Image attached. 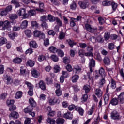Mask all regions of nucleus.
Listing matches in <instances>:
<instances>
[{
  "label": "nucleus",
  "instance_id": "obj_20",
  "mask_svg": "<svg viewBox=\"0 0 124 124\" xmlns=\"http://www.w3.org/2000/svg\"><path fill=\"white\" fill-rule=\"evenodd\" d=\"M118 103H119V100L116 98H114L110 101V104L112 105H118Z\"/></svg>",
  "mask_w": 124,
  "mask_h": 124
},
{
  "label": "nucleus",
  "instance_id": "obj_44",
  "mask_svg": "<svg viewBox=\"0 0 124 124\" xmlns=\"http://www.w3.org/2000/svg\"><path fill=\"white\" fill-rule=\"evenodd\" d=\"M104 38L105 40H109V38H110V33L109 32H106L105 33Z\"/></svg>",
  "mask_w": 124,
  "mask_h": 124
},
{
  "label": "nucleus",
  "instance_id": "obj_43",
  "mask_svg": "<svg viewBox=\"0 0 124 124\" xmlns=\"http://www.w3.org/2000/svg\"><path fill=\"white\" fill-rule=\"evenodd\" d=\"M7 40L4 38H1L0 39V46L3 45V44L6 43Z\"/></svg>",
  "mask_w": 124,
  "mask_h": 124
},
{
  "label": "nucleus",
  "instance_id": "obj_54",
  "mask_svg": "<svg viewBox=\"0 0 124 124\" xmlns=\"http://www.w3.org/2000/svg\"><path fill=\"white\" fill-rule=\"evenodd\" d=\"M58 100H57L56 98H54L53 99H51L49 100V103L50 105H54L55 103H57Z\"/></svg>",
  "mask_w": 124,
  "mask_h": 124
},
{
  "label": "nucleus",
  "instance_id": "obj_56",
  "mask_svg": "<svg viewBox=\"0 0 124 124\" xmlns=\"http://www.w3.org/2000/svg\"><path fill=\"white\" fill-rule=\"evenodd\" d=\"M97 40L99 43H103L104 42V40H103V38L101 36H98L97 37Z\"/></svg>",
  "mask_w": 124,
  "mask_h": 124
},
{
  "label": "nucleus",
  "instance_id": "obj_19",
  "mask_svg": "<svg viewBox=\"0 0 124 124\" xmlns=\"http://www.w3.org/2000/svg\"><path fill=\"white\" fill-rule=\"evenodd\" d=\"M109 95H110V94L109 93L105 94L104 95V99L105 104H108V102H109Z\"/></svg>",
  "mask_w": 124,
  "mask_h": 124
},
{
  "label": "nucleus",
  "instance_id": "obj_59",
  "mask_svg": "<svg viewBox=\"0 0 124 124\" xmlns=\"http://www.w3.org/2000/svg\"><path fill=\"white\" fill-rule=\"evenodd\" d=\"M87 52L93 53V46H88L87 47Z\"/></svg>",
  "mask_w": 124,
  "mask_h": 124
},
{
  "label": "nucleus",
  "instance_id": "obj_1",
  "mask_svg": "<svg viewBox=\"0 0 124 124\" xmlns=\"http://www.w3.org/2000/svg\"><path fill=\"white\" fill-rule=\"evenodd\" d=\"M99 73L102 78L100 80V82L99 83V88H102L103 87V85L106 83L105 78H104L105 77H106V73L104 71V69H103L102 67L99 70Z\"/></svg>",
  "mask_w": 124,
  "mask_h": 124
},
{
  "label": "nucleus",
  "instance_id": "obj_61",
  "mask_svg": "<svg viewBox=\"0 0 124 124\" xmlns=\"http://www.w3.org/2000/svg\"><path fill=\"white\" fill-rule=\"evenodd\" d=\"M45 60V56L43 55H40L38 58V60L39 62H42Z\"/></svg>",
  "mask_w": 124,
  "mask_h": 124
},
{
  "label": "nucleus",
  "instance_id": "obj_29",
  "mask_svg": "<svg viewBox=\"0 0 124 124\" xmlns=\"http://www.w3.org/2000/svg\"><path fill=\"white\" fill-rule=\"evenodd\" d=\"M64 122H65V120L63 118H58L56 120V124H63Z\"/></svg>",
  "mask_w": 124,
  "mask_h": 124
},
{
  "label": "nucleus",
  "instance_id": "obj_48",
  "mask_svg": "<svg viewBox=\"0 0 124 124\" xmlns=\"http://www.w3.org/2000/svg\"><path fill=\"white\" fill-rule=\"evenodd\" d=\"M47 122L50 124H54L56 123V121L54 119L50 118H47Z\"/></svg>",
  "mask_w": 124,
  "mask_h": 124
},
{
  "label": "nucleus",
  "instance_id": "obj_6",
  "mask_svg": "<svg viewBox=\"0 0 124 124\" xmlns=\"http://www.w3.org/2000/svg\"><path fill=\"white\" fill-rule=\"evenodd\" d=\"M85 27L86 31L89 32L93 33L94 32V31H95L94 28H93L92 26L89 24H86Z\"/></svg>",
  "mask_w": 124,
  "mask_h": 124
},
{
  "label": "nucleus",
  "instance_id": "obj_63",
  "mask_svg": "<svg viewBox=\"0 0 124 124\" xmlns=\"http://www.w3.org/2000/svg\"><path fill=\"white\" fill-rule=\"evenodd\" d=\"M41 27L43 28V29H48V25H47V23H46L45 22L42 23Z\"/></svg>",
  "mask_w": 124,
  "mask_h": 124
},
{
  "label": "nucleus",
  "instance_id": "obj_28",
  "mask_svg": "<svg viewBox=\"0 0 124 124\" xmlns=\"http://www.w3.org/2000/svg\"><path fill=\"white\" fill-rule=\"evenodd\" d=\"M90 67H94L95 66V61L93 59L90 60V62H89Z\"/></svg>",
  "mask_w": 124,
  "mask_h": 124
},
{
  "label": "nucleus",
  "instance_id": "obj_22",
  "mask_svg": "<svg viewBox=\"0 0 124 124\" xmlns=\"http://www.w3.org/2000/svg\"><path fill=\"white\" fill-rule=\"evenodd\" d=\"M118 99L120 100V103L121 104H123L124 102V93H121L119 96H118Z\"/></svg>",
  "mask_w": 124,
  "mask_h": 124
},
{
  "label": "nucleus",
  "instance_id": "obj_5",
  "mask_svg": "<svg viewBox=\"0 0 124 124\" xmlns=\"http://www.w3.org/2000/svg\"><path fill=\"white\" fill-rule=\"evenodd\" d=\"M111 118L112 120H119L120 114L117 111H113L111 113Z\"/></svg>",
  "mask_w": 124,
  "mask_h": 124
},
{
  "label": "nucleus",
  "instance_id": "obj_13",
  "mask_svg": "<svg viewBox=\"0 0 124 124\" xmlns=\"http://www.w3.org/2000/svg\"><path fill=\"white\" fill-rule=\"evenodd\" d=\"M73 117V116L71 112H67L66 113H65L63 115V118H64L65 119H68L69 120H72Z\"/></svg>",
  "mask_w": 124,
  "mask_h": 124
},
{
  "label": "nucleus",
  "instance_id": "obj_14",
  "mask_svg": "<svg viewBox=\"0 0 124 124\" xmlns=\"http://www.w3.org/2000/svg\"><path fill=\"white\" fill-rule=\"evenodd\" d=\"M28 22L27 20H24L22 22L21 25V29L22 30H25V29H27V27H28Z\"/></svg>",
  "mask_w": 124,
  "mask_h": 124
},
{
  "label": "nucleus",
  "instance_id": "obj_62",
  "mask_svg": "<svg viewBox=\"0 0 124 124\" xmlns=\"http://www.w3.org/2000/svg\"><path fill=\"white\" fill-rule=\"evenodd\" d=\"M79 45L81 49H86V47H87V44L86 43H79Z\"/></svg>",
  "mask_w": 124,
  "mask_h": 124
},
{
  "label": "nucleus",
  "instance_id": "obj_8",
  "mask_svg": "<svg viewBox=\"0 0 124 124\" xmlns=\"http://www.w3.org/2000/svg\"><path fill=\"white\" fill-rule=\"evenodd\" d=\"M76 111L78 112L80 116H83L84 115V109L81 107L76 106Z\"/></svg>",
  "mask_w": 124,
  "mask_h": 124
},
{
  "label": "nucleus",
  "instance_id": "obj_15",
  "mask_svg": "<svg viewBox=\"0 0 124 124\" xmlns=\"http://www.w3.org/2000/svg\"><path fill=\"white\" fill-rule=\"evenodd\" d=\"M11 3L14 4L16 8H18V7H21V5H20V2L17 0H12Z\"/></svg>",
  "mask_w": 124,
  "mask_h": 124
},
{
  "label": "nucleus",
  "instance_id": "obj_7",
  "mask_svg": "<svg viewBox=\"0 0 124 124\" xmlns=\"http://www.w3.org/2000/svg\"><path fill=\"white\" fill-rule=\"evenodd\" d=\"M9 117L13 119H18L19 118V113L16 111H14L9 115Z\"/></svg>",
  "mask_w": 124,
  "mask_h": 124
},
{
  "label": "nucleus",
  "instance_id": "obj_27",
  "mask_svg": "<svg viewBox=\"0 0 124 124\" xmlns=\"http://www.w3.org/2000/svg\"><path fill=\"white\" fill-rule=\"evenodd\" d=\"M22 95L23 93H22V92L18 91L15 95V98L19 99V98H21V97H22Z\"/></svg>",
  "mask_w": 124,
  "mask_h": 124
},
{
  "label": "nucleus",
  "instance_id": "obj_30",
  "mask_svg": "<svg viewBox=\"0 0 124 124\" xmlns=\"http://www.w3.org/2000/svg\"><path fill=\"white\" fill-rule=\"evenodd\" d=\"M7 76V85H10L12 84L13 82V80H12V78L10 76Z\"/></svg>",
  "mask_w": 124,
  "mask_h": 124
},
{
  "label": "nucleus",
  "instance_id": "obj_45",
  "mask_svg": "<svg viewBox=\"0 0 124 124\" xmlns=\"http://www.w3.org/2000/svg\"><path fill=\"white\" fill-rule=\"evenodd\" d=\"M83 90L85 91V93H88L89 92H90V86L89 85H85L83 87Z\"/></svg>",
  "mask_w": 124,
  "mask_h": 124
},
{
  "label": "nucleus",
  "instance_id": "obj_55",
  "mask_svg": "<svg viewBox=\"0 0 124 124\" xmlns=\"http://www.w3.org/2000/svg\"><path fill=\"white\" fill-rule=\"evenodd\" d=\"M65 37V33H63V32L61 31L59 34L60 39H61V40L63 39Z\"/></svg>",
  "mask_w": 124,
  "mask_h": 124
},
{
  "label": "nucleus",
  "instance_id": "obj_39",
  "mask_svg": "<svg viewBox=\"0 0 124 124\" xmlns=\"http://www.w3.org/2000/svg\"><path fill=\"white\" fill-rule=\"evenodd\" d=\"M31 25L34 29H37L38 28V23L36 21H31Z\"/></svg>",
  "mask_w": 124,
  "mask_h": 124
},
{
  "label": "nucleus",
  "instance_id": "obj_34",
  "mask_svg": "<svg viewBox=\"0 0 124 124\" xmlns=\"http://www.w3.org/2000/svg\"><path fill=\"white\" fill-rule=\"evenodd\" d=\"M74 71H75V73H79L81 72V68L78 65L75 66L74 67Z\"/></svg>",
  "mask_w": 124,
  "mask_h": 124
},
{
  "label": "nucleus",
  "instance_id": "obj_58",
  "mask_svg": "<svg viewBox=\"0 0 124 124\" xmlns=\"http://www.w3.org/2000/svg\"><path fill=\"white\" fill-rule=\"evenodd\" d=\"M111 88L112 89H116V82L113 79L111 80Z\"/></svg>",
  "mask_w": 124,
  "mask_h": 124
},
{
  "label": "nucleus",
  "instance_id": "obj_26",
  "mask_svg": "<svg viewBox=\"0 0 124 124\" xmlns=\"http://www.w3.org/2000/svg\"><path fill=\"white\" fill-rule=\"evenodd\" d=\"M51 59L52 61H53V62H59V57L56 55H52L51 56Z\"/></svg>",
  "mask_w": 124,
  "mask_h": 124
},
{
  "label": "nucleus",
  "instance_id": "obj_40",
  "mask_svg": "<svg viewBox=\"0 0 124 124\" xmlns=\"http://www.w3.org/2000/svg\"><path fill=\"white\" fill-rule=\"evenodd\" d=\"M48 19L50 22H55V21H56L55 17L51 15H48Z\"/></svg>",
  "mask_w": 124,
  "mask_h": 124
},
{
  "label": "nucleus",
  "instance_id": "obj_31",
  "mask_svg": "<svg viewBox=\"0 0 124 124\" xmlns=\"http://www.w3.org/2000/svg\"><path fill=\"white\" fill-rule=\"evenodd\" d=\"M111 5L112 6V10H113L112 12H115V11H116V9H117L118 7V4H117L115 2H112L111 3Z\"/></svg>",
  "mask_w": 124,
  "mask_h": 124
},
{
  "label": "nucleus",
  "instance_id": "obj_51",
  "mask_svg": "<svg viewBox=\"0 0 124 124\" xmlns=\"http://www.w3.org/2000/svg\"><path fill=\"white\" fill-rule=\"evenodd\" d=\"M63 62L64 63L68 64V63H69V62H70V60H69V59H68V58H67V57H65L63 58Z\"/></svg>",
  "mask_w": 124,
  "mask_h": 124
},
{
  "label": "nucleus",
  "instance_id": "obj_50",
  "mask_svg": "<svg viewBox=\"0 0 124 124\" xmlns=\"http://www.w3.org/2000/svg\"><path fill=\"white\" fill-rule=\"evenodd\" d=\"M84 52H85V51L84 50V49H80L78 51V55L79 57H81V58H83Z\"/></svg>",
  "mask_w": 124,
  "mask_h": 124
},
{
  "label": "nucleus",
  "instance_id": "obj_18",
  "mask_svg": "<svg viewBox=\"0 0 124 124\" xmlns=\"http://www.w3.org/2000/svg\"><path fill=\"white\" fill-rule=\"evenodd\" d=\"M49 50L50 52H51V53H53L54 54H55V53H57L58 51H59V49L54 46L49 47Z\"/></svg>",
  "mask_w": 124,
  "mask_h": 124
},
{
  "label": "nucleus",
  "instance_id": "obj_4",
  "mask_svg": "<svg viewBox=\"0 0 124 124\" xmlns=\"http://www.w3.org/2000/svg\"><path fill=\"white\" fill-rule=\"evenodd\" d=\"M2 30H3V31H5V30H7L8 31H11L10 22L7 20L4 21L3 24V28Z\"/></svg>",
  "mask_w": 124,
  "mask_h": 124
},
{
  "label": "nucleus",
  "instance_id": "obj_49",
  "mask_svg": "<svg viewBox=\"0 0 124 124\" xmlns=\"http://www.w3.org/2000/svg\"><path fill=\"white\" fill-rule=\"evenodd\" d=\"M47 19H48V17H47V16H45V15H44L43 16H41L40 17V21L41 22H42V23L45 22V21L47 20Z\"/></svg>",
  "mask_w": 124,
  "mask_h": 124
},
{
  "label": "nucleus",
  "instance_id": "obj_38",
  "mask_svg": "<svg viewBox=\"0 0 124 124\" xmlns=\"http://www.w3.org/2000/svg\"><path fill=\"white\" fill-rule=\"evenodd\" d=\"M9 37H10V38H11V39H14V38H15V37L17 36V33H10L9 34Z\"/></svg>",
  "mask_w": 124,
  "mask_h": 124
},
{
  "label": "nucleus",
  "instance_id": "obj_32",
  "mask_svg": "<svg viewBox=\"0 0 124 124\" xmlns=\"http://www.w3.org/2000/svg\"><path fill=\"white\" fill-rule=\"evenodd\" d=\"M78 79H79L78 75H74L72 78L73 83H76V82L78 81Z\"/></svg>",
  "mask_w": 124,
  "mask_h": 124
},
{
  "label": "nucleus",
  "instance_id": "obj_21",
  "mask_svg": "<svg viewBox=\"0 0 124 124\" xmlns=\"http://www.w3.org/2000/svg\"><path fill=\"white\" fill-rule=\"evenodd\" d=\"M76 22V20L73 21V19H72V21H70V26L72 27L73 28V29L75 31H77V30H78V28L77 27H76V28L75 29L74 27H75V25H76V24H75V22Z\"/></svg>",
  "mask_w": 124,
  "mask_h": 124
},
{
  "label": "nucleus",
  "instance_id": "obj_11",
  "mask_svg": "<svg viewBox=\"0 0 124 124\" xmlns=\"http://www.w3.org/2000/svg\"><path fill=\"white\" fill-rule=\"evenodd\" d=\"M39 8H36V10L37 11H40V12H43L44 11V4L42 2H39Z\"/></svg>",
  "mask_w": 124,
  "mask_h": 124
},
{
  "label": "nucleus",
  "instance_id": "obj_36",
  "mask_svg": "<svg viewBox=\"0 0 124 124\" xmlns=\"http://www.w3.org/2000/svg\"><path fill=\"white\" fill-rule=\"evenodd\" d=\"M77 7V6L76 5V3L74 1H73V2L71 3V4L70 6V9H71L72 10H75Z\"/></svg>",
  "mask_w": 124,
  "mask_h": 124
},
{
  "label": "nucleus",
  "instance_id": "obj_42",
  "mask_svg": "<svg viewBox=\"0 0 124 124\" xmlns=\"http://www.w3.org/2000/svg\"><path fill=\"white\" fill-rule=\"evenodd\" d=\"M41 32L38 30H35L34 31V35L35 37H38L40 36Z\"/></svg>",
  "mask_w": 124,
  "mask_h": 124
},
{
  "label": "nucleus",
  "instance_id": "obj_57",
  "mask_svg": "<svg viewBox=\"0 0 124 124\" xmlns=\"http://www.w3.org/2000/svg\"><path fill=\"white\" fill-rule=\"evenodd\" d=\"M50 44L49 39H46L44 40V45L45 46H48Z\"/></svg>",
  "mask_w": 124,
  "mask_h": 124
},
{
  "label": "nucleus",
  "instance_id": "obj_9",
  "mask_svg": "<svg viewBox=\"0 0 124 124\" xmlns=\"http://www.w3.org/2000/svg\"><path fill=\"white\" fill-rule=\"evenodd\" d=\"M87 1H79L78 2V4L79 6L82 8V9H86L87 8Z\"/></svg>",
  "mask_w": 124,
  "mask_h": 124
},
{
  "label": "nucleus",
  "instance_id": "obj_25",
  "mask_svg": "<svg viewBox=\"0 0 124 124\" xmlns=\"http://www.w3.org/2000/svg\"><path fill=\"white\" fill-rule=\"evenodd\" d=\"M35 63V62L34 61H33L32 60H29L27 62V65H29V66H30V67H32L34 66V64Z\"/></svg>",
  "mask_w": 124,
  "mask_h": 124
},
{
  "label": "nucleus",
  "instance_id": "obj_35",
  "mask_svg": "<svg viewBox=\"0 0 124 124\" xmlns=\"http://www.w3.org/2000/svg\"><path fill=\"white\" fill-rule=\"evenodd\" d=\"M13 62L15 63L20 64L22 62V59L20 58H16L13 60Z\"/></svg>",
  "mask_w": 124,
  "mask_h": 124
},
{
  "label": "nucleus",
  "instance_id": "obj_10",
  "mask_svg": "<svg viewBox=\"0 0 124 124\" xmlns=\"http://www.w3.org/2000/svg\"><path fill=\"white\" fill-rule=\"evenodd\" d=\"M39 88H40V89H41V90H42L43 91H45V90H46V85H45V83H44V82H43V81H40L39 83Z\"/></svg>",
  "mask_w": 124,
  "mask_h": 124
},
{
  "label": "nucleus",
  "instance_id": "obj_52",
  "mask_svg": "<svg viewBox=\"0 0 124 124\" xmlns=\"http://www.w3.org/2000/svg\"><path fill=\"white\" fill-rule=\"evenodd\" d=\"M32 76L36 78H37L38 77V72H37V71L35 70L32 71Z\"/></svg>",
  "mask_w": 124,
  "mask_h": 124
},
{
  "label": "nucleus",
  "instance_id": "obj_53",
  "mask_svg": "<svg viewBox=\"0 0 124 124\" xmlns=\"http://www.w3.org/2000/svg\"><path fill=\"white\" fill-rule=\"evenodd\" d=\"M14 100H8L6 101V103L8 106H10V105H13L14 104Z\"/></svg>",
  "mask_w": 124,
  "mask_h": 124
},
{
  "label": "nucleus",
  "instance_id": "obj_3",
  "mask_svg": "<svg viewBox=\"0 0 124 124\" xmlns=\"http://www.w3.org/2000/svg\"><path fill=\"white\" fill-rule=\"evenodd\" d=\"M32 110H33V107L31 106H28L27 108H24V113H29V115L32 116L33 117L35 116V113L32 112Z\"/></svg>",
  "mask_w": 124,
  "mask_h": 124
},
{
  "label": "nucleus",
  "instance_id": "obj_60",
  "mask_svg": "<svg viewBox=\"0 0 124 124\" xmlns=\"http://www.w3.org/2000/svg\"><path fill=\"white\" fill-rule=\"evenodd\" d=\"M98 20L99 21V24H100V25L104 24L105 21L103 18L101 17H98Z\"/></svg>",
  "mask_w": 124,
  "mask_h": 124
},
{
  "label": "nucleus",
  "instance_id": "obj_33",
  "mask_svg": "<svg viewBox=\"0 0 124 124\" xmlns=\"http://www.w3.org/2000/svg\"><path fill=\"white\" fill-rule=\"evenodd\" d=\"M24 32L27 37H31V31L30 30H26Z\"/></svg>",
  "mask_w": 124,
  "mask_h": 124
},
{
  "label": "nucleus",
  "instance_id": "obj_17",
  "mask_svg": "<svg viewBox=\"0 0 124 124\" xmlns=\"http://www.w3.org/2000/svg\"><path fill=\"white\" fill-rule=\"evenodd\" d=\"M29 45L30 47H32V48H34V49L37 48V44H36V42L34 41H31L29 43Z\"/></svg>",
  "mask_w": 124,
  "mask_h": 124
},
{
  "label": "nucleus",
  "instance_id": "obj_16",
  "mask_svg": "<svg viewBox=\"0 0 124 124\" xmlns=\"http://www.w3.org/2000/svg\"><path fill=\"white\" fill-rule=\"evenodd\" d=\"M95 93L96 95L98 96V97H101V96H102V91L101 90H100V89L98 88L96 89Z\"/></svg>",
  "mask_w": 124,
  "mask_h": 124
},
{
  "label": "nucleus",
  "instance_id": "obj_46",
  "mask_svg": "<svg viewBox=\"0 0 124 124\" xmlns=\"http://www.w3.org/2000/svg\"><path fill=\"white\" fill-rule=\"evenodd\" d=\"M16 106L12 105L10 106L9 110V111H10V112H12L13 111H15V110H16Z\"/></svg>",
  "mask_w": 124,
  "mask_h": 124
},
{
  "label": "nucleus",
  "instance_id": "obj_64",
  "mask_svg": "<svg viewBox=\"0 0 124 124\" xmlns=\"http://www.w3.org/2000/svg\"><path fill=\"white\" fill-rule=\"evenodd\" d=\"M90 40L93 43H95V42H96V38H95L94 36H92L90 38Z\"/></svg>",
  "mask_w": 124,
  "mask_h": 124
},
{
  "label": "nucleus",
  "instance_id": "obj_23",
  "mask_svg": "<svg viewBox=\"0 0 124 124\" xmlns=\"http://www.w3.org/2000/svg\"><path fill=\"white\" fill-rule=\"evenodd\" d=\"M10 20H16L18 19V16L16 14H13L9 16Z\"/></svg>",
  "mask_w": 124,
  "mask_h": 124
},
{
  "label": "nucleus",
  "instance_id": "obj_12",
  "mask_svg": "<svg viewBox=\"0 0 124 124\" xmlns=\"http://www.w3.org/2000/svg\"><path fill=\"white\" fill-rule=\"evenodd\" d=\"M104 63L106 65H109L111 63V60L109 57H105L103 60Z\"/></svg>",
  "mask_w": 124,
  "mask_h": 124
},
{
  "label": "nucleus",
  "instance_id": "obj_24",
  "mask_svg": "<svg viewBox=\"0 0 124 124\" xmlns=\"http://www.w3.org/2000/svg\"><path fill=\"white\" fill-rule=\"evenodd\" d=\"M29 103L32 107H35V105H36L35 101H34V99H33L32 98L29 99Z\"/></svg>",
  "mask_w": 124,
  "mask_h": 124
},
{
  "label": "nucleus",
  "instance_id": "obj_2",
  "mask_svg": "<svg viewBox=\"0 0 124 124\" xmlns=\"http://www.w3.org/2000/svg\"><path fill=\"white\" fill-rule=\"evenodd\" d=\"M18 16H22L23 19H27L29 18V14L26 13V9L21 8L18 10L16 12Z\"/></svg>",
  "mask_w": 124,
  "mask_h": 124
},
{
  "label": "nucleus",
  "instance_id": "obj_41",
  "mask_svg": "<svg viewBox=\"0 0 124 124\" xmlns=\"http://www.w3.org/2000/svg\"><path fill=\"white\" fill-rule=\"evenodd\" d=\"M55 93L57 96H61L62 94V92L61 89H57L55 91Z\"/></svg>",
  "mask_w": 124,
  "mask_h": 124
},
{
  "label": "nucleus",
  "instance_id": "obj_37",
  "mask_svg": "<svg viewBox=\"0 0 124 124\" xmlns=\"http://www.w3.org/2000/svg\"><path fill=\"white\" fill-rule=\"evenodd\" d=\"M102 4L104 6H109L112 4V2L110 1L106 0L102 2Z\"/></svg>",
  "mask_w": 124,
  "mask_h": 124
},
{
  "label": "nucleus",
  "instance_id": "obj_47",
  "mask_svg": "<svg viewBox=\"0 0 124 124\" xmlns=\"http://www.w3.org/2000/svg\"><path fill=\"white\" fill-rule=\"evenodd\" d=\"M28 13L31 16H34V15L36 14V12L34 10H31L28 11Z\"/></svg>",
  "mask_w": 124,
  "mask_h": 124
}]
</instances>
